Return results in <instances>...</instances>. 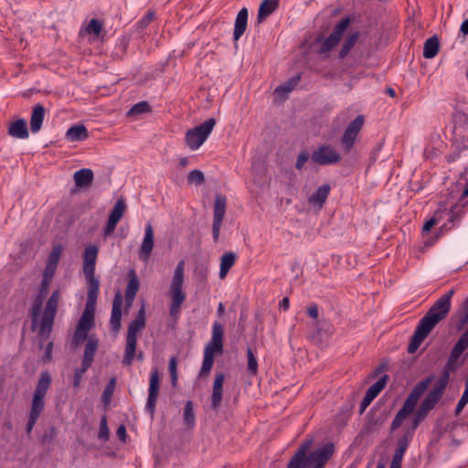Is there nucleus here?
Wrapping results in <instances>:
<instances>
[{
	"label": "nucleus",
	"mask_w": 468,
	"mask_h": 468,
	"mask_svg": "<svg viewBox=\"0 0 468 468\" xmlns=\"http://www.w3.org/2000/svg\"><path fill=\"white\" fill-rule=\"evenodd\" d=\"M453 294L454 290L451 289L441 295L419 321L407 348L409 354H414L436 325L447 317Z\"/></svg>",
	"instance_id": "1"
},
{
	"label": "nucleus",
	"mask_w": 468,
	"mask_h": 468,
	"mask_svg": "<svg viewBox=\"0 0 468 468\" xmlns=\"http://www.w3.org/2000/svg\"><path fill=\"white\" fill-rule=\"evenodd\" d=\"M50 281V279L43 277L30 311L32 316V329L35 330V326L39 323L38 335L40 336H49L53 328L60 296L58 290L51 293L46 303L43 315L40 318L43 303L48 295Z\"/></svg>",
	"instance_id": "2"
},
{
	"label": "nucleus",
	"mask_w": 468,
	"mask_h": 468,
	"mask_svg": "<svg viewBox=\"0 0 468 468\" xmlns=\"http://www.w3.org/2000/svg\"><path fill=\"white\" fill-rule=\"evenodd\" d=\"M312 444V439L303 442L290 459L286 468H324L334 454V443H326L307 455Z\"/></svg>",
	"instance_id": "3"
},
{
	"label": "nucleus",
	"mask_w": 468,
	"mask_h": 468,
	"mask_svg": "<svg viewBox=\"0 0 468 468\" xmlns=\"http://www.w3.org/2000/svg\"><path fill=\"white\" fill-rule=\"evenodd\" d=\"M433 380H434V376L429 375L425 378L419 381L413 387V388L410 392L409 396L405 399L402 407L397 412V414L395 415V417L391 422V425H390L391 431L398 430L401 426L404 420L414 412L419 399L426 392V390L428 389V388L430 387V385L432 383Z\"/></svg>",
	"instance_id": "4"
},
{
	"label": "nucleus",
	"mask_w": 468,
	"mask_h": 468,
	"mask_svg": "<svg viewBox=\"0 0 468 468\" xmlns=\"http://www.w3.org/2000/svg\"><path fill=\"white\" fill-rule=\"evenodd\" d=\"M51 384V376L48 371L40 374L34 391L26 432L30 434L45 407V396Z\"/></svg>",
	"instance_id": "5"
},
{
	"label": "nucleus",
	"mask_w": 468,
	"mask_h": 468,
	"mask_svg": "<svg viewBox=\"0 0 468 468\" xmlns=\"http://www.w3.org/2000/svg\"><path fill=\"white\" fill-rule=\"evenodd\" d=\"M145 309L144 304H142L138 310L137 314L133 320H132L128 325V331L126 335V345L124 348V356L122 358L123 366H131L135 357V348L137 346V334L139 331L145 327Z\"/></svg>",
	"instance_id": "6"
},
{
	"label": "nucleus",
	"mask_w": 468,
	"mask_h": 468,
	"mask_svg": "<svg viewBox=\"0 0 468 468\" xmlns=\"http://www.w3.org/2000/svg\"><path fill=\"white\" fill-rule=\"evenodd\" d=\"M224 328L221 324L215 322L212 325L211 340L206 345L200 377L209 374L214 364V356L223 352Z\"/></svg>",
	"instance_id": "7"
},
{
	"label": "nucleus",
	"mask_w": 468,
	"mask_h": 468,
	"mask_svg": "<svg viewBox=\"0 0 468 468\" xmlns=\"http://www.w3.org/2000/svg\"><path fill=\"white\" fill-rule=\"evenodd\" d=\"M99 249L96 245H88L83 253V273L88 283L90 301H92L96 291L100 290V281L95 277V267Z\"/></svg>",
	"instance_id": "8"
},
{
	"label": "nucleus",
	"mask_w": 468,
	"mask_h": 468,
	"mask_svg": "<svg viewBox=\"0 0 468 468\" xmlns=\"http://www.w3.org/2000/svg\"><path fill=\"white\" fill-rule=\"evenodd\" d=\"M215 125L216 120L214 118H209L200 125L188 130L185 137L186 144L191 150L198 149L211 133Z\"/></svg>",
	"instance_id": "9"
},
{
	"label": "nucleus",
	"mask_w": 468,
	"mask_h": 468,
	"mask_svg": "<svg viewBox=\"0 0 468 468\" xmlns=\"http://www.w3.org/2000/svg\"><path fill=\"white\" fill-rule=\"evenodd\" d=\"M227 209V197L222 194L215 197L212 221V237L215 243L219 239L220 229L224 220Z\"/></svg>",
	"instance_id": "10"
},
{
	"label": "nucleus",
	"mask_w": 468,
	"mask_h": 468,
	"mask_svg": "<svg viewBox=\"0 0 468 468\" xmlns=\"http://www.w3.org/2000/svg\"><path fill=\"white\" fill-rule=\"evenodd\" d=\"M311 160L319 165H331L339 163L341 155L330 144H324L312 153Z\"/></svg>",
	"instance_id": "11"
},
{
	"label": "nucleus",
	"mask_w": 468,
	"mask_h": 468,
	"mask_svg": "<svg viewBox=\"0 0 468 468\" xmlns=\"http://www.w3.org/2000/svg\"><path fill=\"white\" fill-rule=\"evenodd\" d=\"M364 122V116L357 115L346 128L341 137V145L345 153H349L354 147L356 139L363 127Z\"/></svg>",
	"instance_id": "12"
},
{
	"label": "nucleus",
	"mask_w": 468,
	"mask_h": 468,
	"mask_svg": "<svg viewBox=\"0 0 468 468\" xmlns=\"http://www.w3.org/2000/svg\"><path fill=\"white\" fill-rule=\"evenodd\" d=\"M468 348V330H465L457 342L452 348L449 357L445 363L447 367L450 369H458L463 364V360L460 361V358L463 352Z\"/></svg>",
	"instance_id": "13"
},
{
	"label": "nucleus",
	"mask_w": 468,
	"mask_h": 468,
	"mask_svg": "<svg viewBox=\"0 0 468 468\" xmlns=\"http://www.w3.org/2000/svg\"><path fill=\"white\" fill-rule=\"evenodd\" d=\"M160 378L157 368L151 371L148 399L145 405V410L153 416L155 411L156 400L159 395Z\"/></svg>",
	"instance_id": "14"
},
{
	"label": "nucleus",
	"mask_w": 468,
	"mask_h": 468,
	"mask_svg": "<svg viewBox=\"0 0 468 468\" xmlns=\"http://www.w3.org/2000/svg\"><path fill=\"white\" fill-rule=\"evenodd\" d=\"M98 295L99 291H96L92 301H90V291L88 290L85 310L79 320L77 324L78 327L90 331V329L94 325V310Z\"/></svg>",
	"instance_id": "15"
},
{
	"label": "nucleus",
	"mask_w": 468,
	"mask_h": 468,
	"mask_svg": "<svg viewBox=\"0 0 468 468\" xmlns=\"http://www.w3.org/2000/svg\"><path fill=\"white\" fill-rule=\"evenodd\" d=\"M414 434L411 431H404L402 436L397 441V448L395 450L390 464L401 466L403 456L413 439Z\"/></svg>",
	"instance_id": "16"
},
{
	"label": "nucleus",
	"mask_w": 468,
	"mask_h": 468,
	"mask_svg": "<svg viewBox=\"0 0 468 468\" xmlns=\"http://www.w3.org/2000/svg\"><path fill=\"white\" fill-rule=\"evenodd\" d=\"M171 303L169 306V314L177 319L181 313V306L186 299V294L183 289L169 288Z\"/></svg>",
	"instance_id": "17"
},
{
	"label": "nucleus",
	"mask_w": 468,
	"mask_h": 468,
	"mask_svg": "<svg viewBox=\"0 0 468 468\" xmlns=\"http://www.w3.org/2000/svg\"><path fill=\"white\" fill-rule=\"evenodd\" d=\"M154 248V229L151 223L146 224L144 237L139 250V259L147 261Z\"/></svg>",
	"instance_id": "18"
},
{
	"label": "nucleus",
	"mask_w": 468,
	"mask_h": 468,
	"mask_svg": "<svg viewBox=\"0 0 468 468\" xmlns=\"http://www.w3.org/2000/svg\"><path fill=\"white\" fill-rule=\"evenodd\" d=\"M122 296L121 292H117L113 298L110 318L111 328L114 333H118L122 326Z\"/></svg>",
	"instance_id": "19"
},
{
	"label": "nucleus",
	"mask_w": 468,
	"mask_h": 468,
	"mask_svg": "<svg viewBox=\"0 0 468 468\" xmlns=\"http://www.w3.org/2000/svg\"><path fill=\"white\" fill-rule=\"evenodd\" d=\"M455 371L456 369H450L447 367V365H444L439 379L436 381L429 394L441 399L449 384L451 373Z\"/></svg>",
	"instance_id": "20"
},
{
	"label": "nucleus",
	"mask_w": 468,
	"mask_h": 468,
	"mask_svg": "<svg viewBox=\"0 0 468 468\" xmlns=\"http://www.w3.org/2000/svg\"><path fill=\"white\" fill-rule=\"evenodd\" d=\"M225 375L222 372H217L213 383V390L211 395V409L217 410L221 405L223 396V383Z\"/></svg>",
	"instance_id": "21"
},
{
	"label": "nucleus",
	"mask_w": 468,
	"mask_h": 468,
	"mask_svg": "<svg viewBox=\"0 0 468 468\" xmlns=\"http://www.w3.org/2000/svg\"><path fill=\"white\" fill-rule=\"evenodd\" d=\"M465 176L467 180V186L464 188L458 202L451 208V217L449 218L451 222L457 220L462 216V214H463L465 210L468 209V201L465 200V198L468 197V168L465 170Z\"/></svg>",
	"instance_id": "22"
},
{
	"label": "nucleus",
	"mask_w": 468,
	"mask_h": 468,
	"mask_svg": "<svg viewBox=\"0 0 468 468\" xmlns=\"http://www.w3.org/2000/svg\"><path fill=\"white\" fill-rule=\"evenodd\" d=\"M62 253V247L60 245L54 246L51 252L48 255V262L46 264L43 277L47 279H52L58 263L59 261Z\"/></svg>",
	"instance_id": "23"
},
{
	"label": "nucleus",
	"mask_w": 468,
	"mask_h": 468,
	"mask_svg": "<svg viewBox=\"0 0 468 468\" xmlns=\"http://www.w3.org/2000/svg\"><path fill=\"white\" fill-rule=\"evenodd\" d=\"M129 282L125 290V305L132 306L135 295L140 287V282L136 276L134 270H130L128 272Z\"/></svg>",
	"instance_id": "24"
},
{
	"label": "nucleus",
	"mask_w": 468,
	"mask_h": 468,
	"mask_svg": "<svg viewBox=\"0 0 468 468\" xmlns=\"http://www.w3.org/2000/svg\"><path fill=\"white\" fill-rule=\"evenodd\" d=\"M248 16L249 12L246 7H243L239 11L237 17L235 19V26L233 31L234 41H238L246 31L248 25Z\"/></svg>",
	"instance_id": "25"
},
{
	"label": "nucleus",
	"mask_w": 468,
	"mask_h": 468,
	"mask_svg": "<svg viewBox=\"0 0 468 468\" xmlns=\"http://www.w3.org/2000/svg\"><path fill=\"white\" fill-rule=\"evenodd\" d=\"M73 178L78 188H88L93 182L94 174L91 169L82 168L74 173Z\"/></svg>",
	"instance_id": "26"
},
{
	"label": "nucleus",
	"mask_w": 468,
	"mask_h": 468,
	"mask_svg": "<svg viewBox=\"0 0 468 468\" xmlns=\"http://www.w3.org/2000/svg\"><path fill=\"white\" fill-rule=\"evenodd\" d=\"M46 109L42 104H37L33 107L30 118V129L32 133L40 131L45 118Z\"/></svg>",
	"instance_id": "27"
},
{
	"label": "nucleus",
	"mask_w": 468,
	"mask_h": 468,
	"mask_svg": "<svg viewBox=\"0 0 468 468\" xmlns=\"http://www.w3.org/2000/svg\"><path fill=\"white\" fill-rule=\"evenodd\" d=\"M331 191L329 184L320 186L308 198L310 204L323 207Z\"/></svg>",
	"instance_id": "28"
},
{
	"label": "nucleus",
	"mask_w": 468,
	"mask_h": 468,
	"mask_svg": "<svg viewBox=\"0 0 468 468\" xmlns=\"http://www.w3.org/2000/svg\"><path fill=\"white\" fill-rule=\"evenodd\" d=\"M8 134L17 139H27L29 136L27 122L24 119H18L11 122L8 128Z\"/></svg>",
	"instance_id": "29"
},
{
	"label": "nucleus",
	"mask_w": 468,
	"mask_h": 468,
	"mask_svg": "<svg viewBox=\"0 0 468 468\" xmlns=\"http://www.w3.org/2000/svg\"><path fill=\"white\" fill-rule=\"evenodd\" d=\"M279 6V0H263L259 7L257 20L261 23L271 16Z\"/></svg>",
	"instance_id": "30"
},
{
	"label": "nucleus",
	"mask_w": 468,
	"mask_h": 468,
	"mask_svg": "<svg viewBox=\"0 0 468 468\" xmlns=\"http://www.w3.org/2000/svg\"><path fill=\"white\" fill-rule=\"evenodd\" d=\"M88 137V130L83 124L73 125L66 133V138L69 142H80Z\"/></svg>",
	"instance_id": "31"
},
{
	"label": "nucleus",
	"mask_w": 468,
	"mask_h": 468,
	"mask_svg": "<svg viewBox=\"0 0 468 468\" xmlns=\"http://www.w3.org/2000/svg\"><path fill=\"white\" fill-rule=\"evenodd\" d=\"M440 50V40L439 37L434 35L428 38L423 47V57L425 58H433L437 56Z\"/></svg>",
	"instance_id": "32"
},
{
	"label": "nucleus",
	"mask_w": 468,
	"mask_h": 468,
	"mask_svg": "<svg viewBox=\"0 0 468 468\" xmlns=\"http://www.w3.org/2000/svg\"><path fill=\"white\" fill-rule=\"evenodd\" d=\"M99 345V340L93 336L90 335L86 343L85 349H84V356L82 361L85 362V364H92L94 356L97 352Z\"/></svg>",
	"instance_id": "33"
},
{
	"label": "nucleus",
	"mask_w": 468,
	"mask_h": 468,
	"mask_svg": "<svg viewBox=\"0 0 468 468\" xmlns=\"http://www.w3.org/2000/svg\"><path fill=\"white\" fill-rule=\"evenodd\" d=\"M430 410L423 407L421 404L418 408V410L415 411L413 418L410 420V425L406 430L408 431H411V433H415L416 430L420 426V424L424 421V420L427 418V416L430 413Z\"/></svg>",
	"instance_id": "34"
},
{
	"label": "nucleus",
	"mask_w": 468,
	"mask_h": 468,
	"mask_svg": "<svg viewBox=\"0 0 468 468\" xmlns=\"http://www.w3.org/2000/svg\"><path fill=\"white\" fill-rule=\"evenodd\" d=\"M430 410L423 407L421 404L418 408V410L415 411L413 418L410 420V425L406 430L408 431H411V433H415L416 430L420 426V424L424 421V420L427 418V416L430 413Z\"/></svg>",
	"instance_id": "35"
},
{
	"label": "nucleus",
	"mask_w": 468,
	"mask_h": 468,
	"mask_svg": "<svg viewBox=\"0 0 468 468\" xmlns=\"http://www.w3.org/2000/svg\"><path fill=\"white\" fill-rule=\"evenodd\" d=\"M237 256L233 251L225 252L220 258L219 277L225 278L231 267L235 264Z\"/></svg>",
	"instance_id": "36"
},
{
	"label": "nucleus",
	"mask_w": 468,
	"mask_h": 468,
	"mask_svg": "<svg viewBox=\"0 0 468 468\" xmlns=\"http://www.w3.org/2000/svg\"><path fill=\"white\" fill-rule=\"evenodd\" d=\"M301 78V74L293 76L292 78L285 81L283 84L276 87L274 92L279 96H284L288 94L299 84Z\"/></svg>",
	"instance_id": "37"
},
{
	"label": "nucleus",
	"mask_w": 468,
	"mask_h": 468,
	"mask_svg": "<svg viewBox=\"0 0 468 468\" xmlns=\"http://www.w3.org/2000/svg\"><path fill=\"white\" fill-rule=\"evenodd\" d=\"M360 37V33L359 32H354L352 34H350L345 40L340 51H339V54H338V58L340 59H343L345 58L348 53L350 52V50L354 48V46L356 45V43L357 42L358 38Z\"/></svg>",
	"instance_id": "38"
},
{
	"label": "nucleus",
	"mask_w": 468,
	"mask_h": 468,
	"mask_svg": "<svg viewBox=\"0 0 468 468\" xmlns=\"http://www.w3.org/2000/svg\"><path fill=\"white\" fill-rule=\"evenodd\" d=\"M389 377L388 375L382 376L377 382L368 388L366 394L373 399L384 389Z\"/></svg>",
	"instance_id": "39"
},
{
	"label": "nucleus",
	"mask_w": 468,
	"mask_h": 468,
	"mask_svg": "<svg viewBox=\"0 0 468 468\" xmlns=\"http://www.w3.org/2000/svg\"><path fill=\"white\" fill-rule=\"evenodd\" d=\"M184 284V261H181L176 267L170 288L183 289Z\"/></svg>",
	"instance_id": "40"
},
{
	"label": "nucleus",
	"mask_w": 468,
	"mask_h": 468,
	"mask_svg": "<svg viewBox=\"0 0 468 468\" xmlns=\"http://www.w3.org/2000/svg\"><path fill=\"white\" fill-rule=\"evenodd\" d=\"M184 423L189 429L193 428L196 423L193 402L188 400L184 407Z\"/></svg>",
	"instance_id": "41"
},
{
	"label": "nucleus",
	"mask_w": 468,
	"mask_h": 468,
	"mask_svg": "<svg viewBox=\"0 0 468 468\" xmlns=\"http://www.w3.org/2000/svg\"><path fill=\"white\" fill-rule=\"evenodd\" d=\"M340 37L331 33L322 43L319 49L320 54H325L331 51L340 41Z\"/></svg>",
	"instance_id": "42"
},
{
	"label": "nucleus",
	"mask_w": 468,
	"mask_h": 468,
	"mask_svg": "<svg viewBox=\"0 0 468 468\" xmlns=\"http://www.w3.org/2000/svg\"><path fill=\"white\" fill-rule=\"evenodd\" d=\"M126 209V204L123 199H118L114 204L112 210L111 211L109 218L120 221L122 218L124 211Z\"/></svg>",
	"instance_id": "43"
},
{
	"label": "nucleus",
	"mask_w": 468,
	"mask_h": 468,
	"mask_svg": "<svg viewBox=\"0 0 468 468\" xmlns=\"http://www.w3.org/2000/svg\"><path fill=\"white\" fill-rule=\"evenodd\" d=\"M455 133L468 142V115L462 114L460 116V122L455 124Z\"/></svg>",
	"instance_id": "44"
},
{
	"label": "nucleus",
	"mask_w": 468,
	"mask_h": 468,
	"mask_svg": "<svg viewBox=\"0 0 468 468\" xmlns=\"http://www.w3.org/2000/svg\"><path fill=\"white\" fill-rule=\"evenodd\" d=\"M247 359H248V366H247L248 372L250 375L255 376L258 373V361L254 356V353H253L251 347L247 348Z\"/></svg>",
	"instance_id": "45"
},
{
	"label": "nucleus",
	"mask_w": 468,
	"mask_h": 468,
	"mask_svg": "<svg viewBox=\"0 0 468 468\" xmlns=\"http://www.w3.org/2000/svg\"><path fill=\"white\" fill-rule=\"evenodd\" d=\"M151 112V106L147 101H140L136 104H134L129 111L128 115L133 116V115H139L142 113H146Z\"/></svg>",
	"instance_id": "46"
},
{
	"label": "nucleus",
	"mask_w": 468,
	"mask_h": 468,
	"mask_svg": "<svg viewBox=\"0 0 468 468\" xmlns=\"http://www.w3.org/2000/svg\"><path fill=\"white\" fill-rule=\"evenodd\" d=\"M90 364H85L84 361L81 362V367L77 368L73 377V387L75 388H79L82 379L83 375L87 372V370L90 367Z\"/></svg>",
	"instance_id": "47"
},
{
	"label": "nucleus",
	"mask_w": 468,
	"mask_h": 468,
	"mask_svg": "<svg viewBox=\"0 0 468 468\" xmlns=\"http://www.w3.org/2000/svg\"><path fill=\"white\" fill-rule=\"evenodd\" d=\"M205 182V176L202 171L195 169L189 172L187 175V183L197 186L202 185Z\"/></svg>",
	"instance_id": "48"
},
{
	"label": "nucleus",
	"mask_w": 468,
	"mask_h": 468,
	"mask_svg": "<svg viewBox=\"0 0 468 468\" xmlns=\"http://www.w3.org/2000/svg\"><path fill=\"white\" fill-rule=\"evenodd\" d=\"M350 23H351V19L349 16H346V17L342 18L336 24V26L335 27L332 33L335 34V36L339 37L340 38H342L344 33L349 27Z\"/></svg>",
	"instance_id": "49"
},
{
	"label": "nucleus",
	"mask_w": 468,
	"mask_h": 468,
	"mask_svg": "<svg viewBox=\"0 0 468 468\" xmlns=\"http://www.w3.org/2000/svg\"><path fill=\"white\" fill-rule=\"evenodd\" d=\"M177 362L175 356L171 357L168 364V370L171 377V384L173 387H176L177 384Z\"/></svg>",
	"instance_id": "50"
},
{
	"label": "nucleus",
	"mask_w": 468,
	"mask_h": 468,
	"mask_svg": "<svg viewBox=\"0 0 468 468\" xmlns=\"http://www.w3.org/2000/svg\"><path fill=\"white\" fill-rule=\"evenodd\" d=\"M88 333H89V331H86V330L77 326L75 333L72 336V340H71L72 344L75 346L80 345L86 338H89Z\"/></svg>",
	"instance_id": "51"
},
{
	"label": "nucleus",
	"mask_w": 468,
	"mask_h": 468,
	"mask_svg": "<svg viewBox=\"0 0 468 468\" xmlns=\"http://www.w3.org/2000/svg\"><path fill=\"white\" fill-rule=\"evenodd\" d=\"M88 333H89V331H86V330L77 326L75 333L72 336V340H71L72 344L75 346L80 345L86 338H89Z\"/></svg>",
	"instance_id": "52"
},
{
	"label": "nucleus",
	"mask_w": 468,
	"mask_h": 468,
	"mask_svg": "<svg viewBox=\"0 0 468 468\" xmlns=\"http://www.w3.org/2000/svg\"><path fill=\"white\" fill-rule=\"evenodd\" d=\"M114 388H115V378H112L108 382V384L106 385V387L102 392L101 399H102L103 403L106 404L111 400V398L112 396Z\"/></svg>",
	"instance_id": "53"
},
{
	"label": "nucleus",
	"mask_w": 468,
	"mask_h": 468,
	"mask_svg": "<svg viewBox=\"0 0 468 468\" xmlns=\"http://www.w3.org/2000/svg\"><path fill=\"white\" fill-rule=\"evenodd\" d=\"M86 31L99 36L102 31V23L98 19L92 18L86 27Z\"/></svg>",
	"instance_id": "54"
},
{
	"label": "nucleus",
	"mask_w": 468,
	"mask_h": 468,
	"mask_svg": "<svg viewBox=\"0 0 468 468\" xmlns=\"http://www.w3.org/2000/svg\"><path fill=\"white\" fill-rule=\"evenodd\" d=\"M109 434L110 432L107 424V418L106 416H103L101 420L98 438L102 441H106L109 440Z\"/></svg>",
	"instance_id": "55"
},
{
	"label": "nucleus",
	"mask_w": 468,
	"mask_h": 468,
	"mask_svg": "<svg viewBox=\"0 0 468 468\" xmlns=\"http://www.w3.org/2000/svg\"><path fill=\"white\" fill-rule=\"evenodd\" d=\"M313 326L318 335H320L324 331L331 332V327H332L330 323L325 319L317 320V321L314 322Z\"/></svg>",
	"instance_id": "56"
},
{
	"label": "nucleus",
	"mask_w": 468,
	"mask_h": 468,
	"mask_svg": "<svg viewBox=\"0 0 468 468\" xmlns=\"http://www.w3.org/2000/svg\"><path fill=\"white\" fill-rule=\"evenodd\" d=\"M309 158H311V155L307 151H301L296 159L295 168L297 170H302L305 163L309 160Z\"/></svg>",
	"instance_id": "57"
},
{
	"label": "nucleus",
	"mask_w": 468,
	"mask_h": 468,
	"mask_svg": "<svg viewBox=\"0 0 468 468\" xmlns=\"http://www.w3.org/2000/svg\"><path fill=\"white\" fill-rule=\"evenodd\" d=\"M154 11L148 10L146 14L138 21V27L141 29L145 28L154 19Z\"/></svg>",
	"instance_id": "58"
},
{
	"label": "nucleus",
	"mask_w": 468,
	"mask_h": 468,
	"mask_svg": "<svg viewBox=\"0 0 468 468\" xmlns=\"http://www.w3.org/2000/svg\"><path fill=\"white\" fill-rule=\"evenodd\" d=\"M441 399L433 397L432 395L431 394H427V396L424 398V399L421 401V405L425 408H427L428 410H431L435 408V406L437 405V403L440 401Z\"/></svg>",
	"instance_id": "59"
},
{
	"label": "nucleus",
	"mask_w": 468,
	"mask_h": 468,
	"mask_svg": "<svg viewBox=\"0 0 468 468\" xmlns=\"http://www.w3.org/2000/svg\"><path fill=\"white\" fill-rule=\"evenodd\" d=\"M467 324H468V296H467V299L463 303V315L460 319L458 329L463 328Z\"/></svg>",
	"instance_id": "60"
},
{
	"label": "nucleus",
	"mask_w": 468,
	"mask_h": 468,
	"mask_svg": "<svg viewBox=\"0 0 468 468\" xmlns=\"http://www.w3.org/2000/svg\"><path fill=\"white\" fill-rule=\"evenodd\" d=\"M117 224H118V221H116L111 218H108L106 226L104 228V235L105 236L111 235L114 231Z\"/></svg>",
	"instance_id": "61"
},
{
	"label": "nucleus",
	"mask_w": 468,
	"mask_h": 468,
	"mask_svg": "<svg viewBox=\"0 0 468 468\" xmlns=\"http://www.w3.org/2000/svg\"><path fill=\"white\" fill-rule=\"evenodd\" d=\"M52 350H53V343L49 342L45 350V354L42 356L43 362H49L52 359Z\"/></svg>",
	"instance_id": "62"
},
{
	"label": "nucleus",
	"mask_w": 468,
	"mask_h": 468,
	"mask_svg": "<svg viewBox=\"0 0 468 468\" xmlns=\"http://www.w3.org/2000/svg\"><path fill=\"white\" fill-rule=\"evenodd\" d=\"M373 400L371 397L365 394L359 406V413L362 414Z\"/></svg>",
	"instance_id": "63"
},
{
	"label": "nucleus",
	"mask_w": 468,
	"mask_h": 468,
	"mask_svg": "<svg viewBox=\"0 0 468 468\" xmlns=\"http://www.w3.org/2000/svg\"><path fill=\"white\" fill-rule=\"evenodd\" d=\"M423 154H424V157L426 159H433L435 156H437V149L434 148L433 146H427L425 149H424V152H423Z\"/></svg>",
	"instance_id": "64"
}]
</instances>
